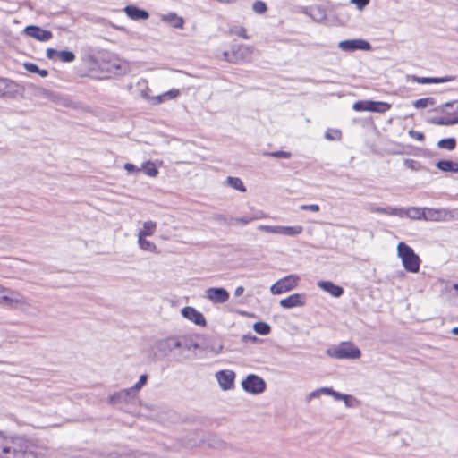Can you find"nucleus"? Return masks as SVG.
<instances>
[{
  "instance_id": "obj_1",
  "label": "nucleus",
  "mask_w": 458,
  "mask_h": 458,
  "mask_svg": "<svg viewBox=\"0 0 458 458\" xmlns=\"http://www.w3.org/2000/svg\"><path fill=\"white\" fill-rule=\"evenodd\" d=\"M0 305L10 310H19L29 316H36L38 313V309L30 299L11 288L6 289V293L3 295Z\"/></svg>"
},
{
  "instance_id": "obj_2",
  "label": "nucleus",
  "mask_w": 458,
  "mask_h": 458,
  "mask_svg": "<svg viewBox=\"0 0 458 458\" xmlns=\"http://www.w3.org/2000/svg\"><path fill=\"white\" fill-rule=\"evenodd\" d=\"M8 458H37L38 445L24 437H10Z\"/></svg>"
},
{
  "instance_id": "obj_3",
  "label": "nucleus",
  "mask_w": 458,
  "mask_h": 458,
  "mask_svg": "<svg viewBox=\"0 0 458 458\" xmlns=\"http://www.w3.org/2000/svg\"><path fill=\"white\" fill-rule=\"evenodd\" d=\"M175 349L190 351L191 344L188 343L185 337H168L157 342L155 344V353L159 357H166Z\"/></svg>"
},
{
  "instance_id": "obj_4",
  "label": "nucleus",
  "mask_w": 458,
  "mask_h": 458,
  "mask_svg": "<svg viewBox=\"0 0 458 458\" xmlns=\"http://www.w3.org/2000/svg\"><path fill=\"white\" fill-rule=\"evenodd\" d=\"M397 256L401 259L404 269L411 273H417L420 267V259L413 249L405 242H401L397 245Z\"/></svg>"
},
{
  "instance_id": "obj_5",
  "label": "nucleus",
  "mask_w": 458,
  "mask_h": 458,
  "mask_svg": "<svg viewBox=\"0 0 458 458\" xmlns=\"http://www.w3.org/2000/svg\"><path fill=\"white\" fill-rule=\"evenodd\" d=\"M423 220L427 222H451L458 220V208H424Z\"/></svg>"
},
{
  "instance_id": "obj_6",
  "label": "nucleus",
  "mask_w": 458,
  "mask_h": 458,
  "mask_svg": "<svg viewBox=\"0 0 458 458\" xmlns=\"http://www.w3.org/2000/svg\"><path fill=\"white\" fill-rule=\"evenodd\" d=\"M326 353L329 357L338 360H355L361 355L360 350L350 342H343L334 348H329L326 351Z\"/></svg>"
},
{
  "instance_id": "obj_7",
  "label": "nucleus",
  "mask_w": 458,
  "mask_h": 458,
  "mask_svg": "<svg viewBox=\"0 0 458 458\" xmlns=\"http://www.w3.org/2000/svg\"><path fill=\"white\" fill-rule=\"evenodd\" d=\"M253 49L250 46H233L231 52L225 51L223 59L231 63L244 62L250 59Z\"/></svg>"
},
{
  "instance_id": "obj_8",
  "label": "nucleus",
  "mask_w": 458,
  "mask_h": 458,
  "mask_svg": "<svg viewBox=\"0 0 458 458\" xmlns=\"http://www.w3.org/2000/svg\"><path fill=\"white\" fill-rule=\"evenodd\" d=\"M300 277L297 275L286 276L278 281H276L271 287L270 292L274 295L282 294L286 292H290L296 288Z\"/></svg>"
},
{
  "instance_id": "obj_9",
  "label": "nucleus",
  "mask_w": 458,
  "mask_h": 458,
  "mask_svg": "<svg viewBox=\"0 0 458 458\" xmlns=\"http://www.w3.org/2000/svg\"><path fill=\"white\" fill-rule=\"evenodd\" d=\"M258 230L269 233L282 234L286 236L294 237L303 232L301 225L284 226V225H260Z\"/></svg>"
},
{
  "instance_id": "obj_10",
  "label": "nucleus",
  "mask_w": 458,
  "mask_h": 458,
  "mask_svg": "<svg viewBox=\"0 0 458 458\" xmlns=\"http://www.w3.org/2000/svg\"><path fill=\"white\" fill-rule=\"evenodd\" d=\"M242 386L247 393L259 394L266 390V382L260 377L250 374L242 380Z\"/></svg>"
},
{
  "instance_id": "obj_11",
  "label": "nucleus",
  "mask_w": 458,
  "mask_h": 458,
  "mask_svg": "<svg viewBox=\"0 0 458 458\" xmlns=\"http://www.w3.org/2000/svg\"><path fill=\"white\" fill-rule=\"evenodd\" d=\"M338 47L344 52H352L355 50L369 51L371 49V45L364 39L358 38L340 41Z\"/></svg>"
},
{
  "instance_id": "obj_12",
  "label": "nucleus",
  "mask_w": 458,
  "mask_h": 458,
  "mask_svg": "<svg viewBox=\"0 0 458 458\" xmlns=\"http://www.w3.org/2000/svg\"><path fill=\"white\" fill-rule=\"evenodd\" d=\"M229 293L222 287H210L205 291V298L215 304H222L229 300Z\"/></svg>"
},
{
  "instance_id": "obj_13",
  "label": "nucleus",
  "mask_w": 458,
  "mask_h": 458,
  "mask_svg": "<svg viewBox=\"0 0 458 458\" xmlns=\"http://www.w3.org/2000/svg\"><path fill=\"white\" fill-rule=\"evenodd\" d=\"M134 391L130 388L123 389L108 397L110 404L131 403L136 399Z\"/></svg>"
},
{
  "instance_id": "obj_14",
  "label": "nucleus",
  "mask_w": 458,
  "mask_h": 458,
  "mask_svg": "<svg viewBox=\"0 0 458 458\" xmlns=\"http://www.w3.org/2000/svg\"><path fill=\"white\" fill-rule=\"evenodd\" d=\"M24 34L38 41L46 42L52 38L53 34L50 30H46L36 25H29L23 30Z\"/></svg>"
},
{
  "instance_id": "obj_15",
  "label": "nucleus",
  "mask_w": 458,
  "mask_h": 458,
  "mask_svg": "<svg viewBox=\"0 0 458 458\" xmlns=\"http://www.w3.org/2000/svg\"><path fill=\"white\" fill-rule=\"evenodd\" d=\"M216 377L223 390H230L233 387L235 373L232 370H220L216 372Z\"/></svg>"
},
{
  "instance_id": "obj_16",
  "label": "nucleus",
  "mask_w": 458,
  "mask_h": 458,
  "mask_svg": "<svg viewBox=\"0 0 458 458\" xmlns=\"http://www.w3.org/2000/svg\"><path fill=\"white\" fill-rule=\"evenodd\" d=\"M280 306L284 309H293L302 307L306 303V296L303 293H293L284 299L280 300Z\"/></svg>"
},
{
  "instance_id": "obj_17",
  "label": "nucleus",
  "mask_w": 458,
  "mask_h": 458,
  "mask_svg": "<svg viewBox=\"0 0 458 458\" xmlns=\"http://www.w3.org/2000/svg\"><path fill=\"white\" fill-rule=\"evenodd\" d=\"M181 312H182V315L183 316V318L192 321L196 325H198V326H205L206 325V319H205L203 314L200 313L199 311H198L193 307H190V306L184 307Z\"/></svg>"
},
{
  "instance_id": "obj_18",
  "label": "nucleus",
  "mask_w": 458,
  "mask_h": 458,
  "mask_svg": "<svg viewBox=\"0 0 458 458\" xmlns=\"http://www.w3.org/2000/svg\"><path fill=\"white\" fill-rule=\"evenodd\" d=\"M317 284L320 289L328 293L333 297L338 298V297L342 296L344 293V289L341 286L336 285L330 281L321 280V281H318Z\"/></svg>"
},
{
  "instance_id": "obj_19",
  "label": "nucleus",
  "mask_w": 458,
  "mask_h": 458,
  "mask_svg": "<svg viewBox=\"0 0 458 458\" xmlns=\"http://www.w3.org/2000/svg\"><path fill=\"white\" fill-rule=\"evenodd\" d=\"M332 397H334V399H335L337 401H340V400L344 401V405L347 408H356V407H359L360 404V402L356 397H354L351 394H341L339 392L335 391L334 389H333Z\"/></svg>"
},
{
  "instance_id": "obj_20",
  "label": "nucleus",
  "mask_w": 458,
  "mask_h": 458,
  "mask_svg": "<svg viewBox=\"0 0 458 458\" xmlns=\"http://www.w3.org/2000/svg\"><path fill=\"white\" fill-rule=\"evenodd\" d=\"M124 11L126 14L132 20H146L148 18V12L139 9L133 5L125 7Z\"/></svg>"
},
{
  "instance_id": "obj_21",
  "label": "nucleus",
  "mask_w": 458,
  "mask_h": 458,
  "mask_svg": "<svg viewBox=\"0 0 458 458\" xmlns=\"http://www.w3.org/2000/svg\"><path fill=\"white\" fill-rule=\"evenodd\" d=\"M408 81L418 82L420 84H428V83H441L449 81L451 79L448 77L444 78H430V77H418L415 75H411L407 77Z\"/></svg>"
},
{
  "instance_id": "obj_22",
  "label": "nucleus",
  "mask_w": 458,
  "mask_h": 458,
  "mask_svg": "<svg viewBox=\"0 0 458 458\" xmlns=\"http://www.w3.org/2000/svg\"><path fill=\"white\" fill-rule=\"evenodd\" d=\"M15 84L7 79L0 78V97H10L14 92Z\"/></svg>"
},
{
  "instance_id": "obj_23",
  "label": "nucleus",
  "mask_w": 458,
  "mask_h": 458,
  "mask_svg": "<svg viewBox=\"0 0 458 458\" xmlns=\"http://www.w3.org/2000/svg\"><path fill=\"white\" fill-rule=\"evenodd\" d=\"M157 230V223L154 221H146L143 223L142 228L138 232L137 236L147 237L151 236Z\"/></svg>"
},
{
  "instance_id": "obj_24",
  "label": "nucleus",
  "mask_w": 458,
  "mask_h": 458,
  "mask_svg": "<svg viewBox=\"0 0 458 458\" xmlns=\"http://www.w3.org/2000/svg\"><path fill=\"white\" fill-rule=\"evenodd\" d=\"M137 238L138 245L142 250L158 253L157 247L153 242L146 240V237L137 236Z\"/></svg>"
},
{
  "instance_id": "obj_25",
  "label": "nucleus",
  "mask_w": 458,
  "mask_h": 458,
  "mask_svg": "<svg viewBox=\"0 0 458 458\" xmlns=\"http://www.w3.org/2000/svg\"><path fill=\"white\" fill-rule=\"evenodd\" d=\"M436 166L443 172L458 173V163L450 160H440Z\"/></svg>"
},
{
  "instance_id": "obj_26",
  "label": "nucleus",
  "mask_w": 458,
  "mask_h": 458,
  "mask_svg": "<svg viewBox=\"0 0 458 458\" xmlns=\"http://www.w3.org/2000/svg\"><path fill=\"white\" fill-rule=\"evenodd\" d=\"M106 71L110 74H121L126 72V66L119 60H114L107 68Z\"/></svg>"
},
{
  "instance_id": "obj_27",
  "label": "nucleus",
  "mask_w": 458,
  "mask_h": 458,
  "mask_svg": "<svg viewBox=\"0 0 458 458\" xmlns=\"http://www.w3.org/2000/svg\"><path fill=\"white\" fill-rule=\"evenodd\" d=\"M226 184L241 192L246 191V187L239 177H227Z\"/></svg>"
},
{
  "instance_id": "obj_28",
  "label": "nucleus",
  "mask_w": 458,
  "mask_h": 458,
  "mask_svg": "<svg viewBox=\"0 0 458 458\" xmlns=\"http://www.w3.org/2000/svg\"><path fill=\"white\" fill-rule=\"evenodd\" d=\"M424 208L410 207L408 208L407 218L411 220H423Z\"/></svg>"
},
{
  "instance_id": "obj_29",
  "label": "nucleus",
  "mask_w": 458,
  "mask_h": 458,
  "mask_svg": "<svg viewBox=\"0 0 458 458\" xmlns=\"http://www.w3.org/2000/svg\"><path fill=\"white\" fill-rule=\"evenodd\" d=\"M180 95L179 89H171L168 90L157 97L153 98L152 99H155V103H161L165 101V99H174L177 98Z\"/></svg>"
},
{
  "instance_id": "obj_30",
  "label": "nucleus",
  "mask_w": 458,
  "mask_h": 458,
  "mask_svg": "<svg viewBox=\"0 0 458 458\" xmlns=\"http://www.w3.org/2000/svg\"><path fill=\"white\" fill-rule=\"evenodd\" d=\"M9 441L10 437H5L0 433V457L8 458L7 453H9Z\"/></svg>"
},
{
  "instance_id": "obj_31",
  "label": "nucleus",
  "mask_w": 458,
  "mask_h": 458,
  "mask_svg": "<svg viewBox=\"0 0 458 458\" xmlns=\"http://www.w3.org/2000/svg\"><path fill=\"white\" fill-rule=\"evenodd\" d=\"M24 68L26 71H28L30 72H33V73H38L43 78H45L48 75L47 70L39 69V67L37 64H32V63H25Z\"/></svg>"
},
{
  "instance_id": "obj_32",
  "label": "nucleus",
  "mask_w": 458,
  "mask_h": 458,
  "mask_svg": "<svg viewBox=\"0 0 458 458\" xmlns=\"http://www.w3.org/2000/svg\"><path fill=\"white\" fill-rule=\"evenodd\" d=\"M372 105L373 101H357L353 104L352 108L355 111L360 112V111H370L372 112Z\"/></svg>"
},
{
  "instance_id": "obj_33",
  "label": "nucleus",
  "mask_w": 458,
  "mask_h": 458,
  "mask_svg": "<svg viewBox=\"0 0 458 458\" xmlns=\"http://www.w3.org/2000/svg\"><path fill=\"white\" fill-rule=\"evenodd\" d=\"M253 329L255 330L256 333L262 335H266L269 334L271 331L270 326L268 324H267L266 322H262V321L254 323Z\"/></svg>"
},
{
  "instance_id": "obj_34",
  "label": "nucleus",
  "mask_w": 458,
  "mask_h": 458,
  "mask_svg": "<svg viewBox=\"0 0 458 458\" xmlns=\"http://www.w3.org/2000/svg\"><path fill=\"white\" fill-rule=\"evenodd\" d=\"M435 103H436V100L433 98H424L417 99L413 103V106L417 109H420V108H426L428 106H431L435 105Z\"/></svg>"
},
{
  "instance_id": "obj_35",
  "label": "nucleus",
  "mask_w": 458,
  "mask_h": 458,
  "mask_svg": "<svg viewBox=\"0 0 458 458\" xmlns=\"http://www.w3.org/2000/svg\"><path fill=\"white\" fill-rule=\"evenodd\" d=\"M437 147L439 148L453 150L456 147V140L454 138L442 139L437 142Z\"/></svg>"
},
{
  "instance_id": "obj_36",
  "label": "nucleus",
  "mask_w": 458,
  "mask_h": 458,
  "mask_svg": "<svg viewBox=\"0 0 458 458\" xmlns=\"http://www.w3.org/2000/svg\"><path fill=\"white\" fill-rule=\"evenodd\" d=\"M322 394L332 396V394H333V388H331V387H321V388H319V389H317V390H315V391H312L311 393H310V394H309V395H308V400H311V399H313V398H318V397H319Z\"/></svg>"
},
{
  "instance_id": "obj_37",
  "label": "nucleus",
  "mask_w": 458,
  "mask_h": 458,
  "mask_svg": "<svg viewBox=\"0 0 458 458\" xmlns=\"http://www.w3.org/2000/svg\"><path fill=\"white\" fill-rule=\"evenodd\" d=\"M142 170L144 171V173L150 176V177H156L158 174V170L157 169L155 164H153L152 162H146L143 165H142Z\"/></svg>"
},
{
  "instance_id": "obj_38",
  "label": "nucleus",
  "mask_w": 458,
  "mask_h": 458,
  "mask_svg": "<svg viewBox=\"0 0 458 458\" xmlns=\"http://www.w3.org/2000/svg\"><path fill=\"white\" fill-rule=\"evenodd\" d=\"M57 57L64 63H72L75 60V55L72 51L68 50L59 51Z\"/></svg>"
},
{
  "instance_id": "obj_39",
  "label": "nucleus",
  "mask_w": 458,
  "mask_h": 458,
  "mask_svg": "<svg viewBox=\"0 0 458 458\" xmlns=\"http://www.w3.org/2000/svg\"><path fill=\"white\" fill-rule=\"evenodd\" d=\"M230 34L236 35L244 39H249L250 37L247 34L246 29L242 26H233L229 30Z\"/></svg>"
},
{
  "instance_id": "obj_40",
  "label": "nucleus",
  "mask_w": 458,
  "mask_h": 458,
  "mask_svg": "<svg viewBox=\"0 0 458 458\" xmlns=\"http://www.w3.org/2000/svg\"><path fill=\"white\" fill-rule=\"evenodd\" d=\"M372 107V112L385 113L390 109L391 106L386 102L373 101Z\"/></svg>"
},
{
  "instance_id": "obj_41",
  "label": "nucleus",
  "mask_w": 458,
  "mask_h": 458,
  "mask_svg": "<svg viewBox=\"0 0 458 458\" xmlns=\"http://www.w3.org/2000/svg\"><path fill=\"white\" fill-rule=\"evenodd\" d=\"M214 220L219 224H223V225L230 226V225H233V217H227L225 215L216 214L214 216Z\"/></svg>"
},
{
  "instance_id": "obj_42",
  "label": "nucleus",
  "mask_w": 458,
  "mask_h": 458,
  "mask_svg": "<svg viewBox=\"0 0 458 458\" xmlns=\"http://www.w3.org/2000/svg\"><path fill=\"white\" fill-rule=\"evenodd\" d=\"M147 380H148V376L141 375L140 377L139 381L133 386L131 387V389H132L134 391L135 395H137L138 392L146 385Z\"/></svg>"
},
{
  "instance_id": "obj_43",
  "label": "nucleus",
  "mask_w": 458,
  "mask_h": 458,
  "mask_svg": "<svg viewBox=\"0 0 458 458\" xmlns=\"http://www.w3.org/2000/svg\"><path fill=\"white\" fill-rule=\"evenodd\" d=\"M261 217H264L263 214L261 216H256V217H249V216L233 217V225L241 224V225H244L249 224L250 222H251L254 219H258V218H261Z\"/></svg>"
},
{
  "instance_id": "obj_44",
  "label": "nucleus",
  "mask_w": 458,
  "mask_h": 458,
  "mask_svg": "<svg viewBox=\"0 0 458 458\" xmlns=\"http://www.w3.org/2000/svg\"><path fill=\"white\" fill-rule=\"evenodd\" d=\"M431 123L438 125H454V120L447 117L433 118Z\"/></svg>"
},
{
  "instance_id": "obj_45",
  "label": "nucleus",
  "mask_w": 458,
  "mask_h": 458,
  "mask_svg": "<svg viewBox=\"0 0 458 458\" xmlns=\"http://www.w3.org/2000/svg\"><path fill=\"white\" fill-rule=\"evenodd\" d=\"M325 137L330 140H338L341 139V131L339 130H327Z\"/></svg>"
},
{
  "instance_id": "obj_46",
  "label": "nucleus",
  "mask_w": 458,
  "mask_h": 458,
  "mask_svg": "<svg viewBox=\"0 0 458 458\" xmlns=\"http://www.w3.org/2000/svg\"><path fill=\"white\" fill-rule=\"evenodd\" d=\"M369 210L372 213H381V214H386L387 216H393V214L391 212H392V210H394V208L393 207H387V208L371 207Z\"/></svg>"
},
{
  "instance_id": "obj_47",
  "label": "nucleus",
  "mask_w": 458,
  "mask_h": 458,
  "mask_svg": "<svg viewBox=\"0 0 458 458\" xmlns=\"http://www.w3.org/2000/svg\"><path fill=\"white\" fill-rule=\"evenodd\" d=\"M252 8L255 13H259V14L267 12V5L262 1L254 2Z\"/></svg>"
},
{
  "instance_id": "obj_48",
  "label": "nucleus",
  "mask_w": 458,
  "mask_h": 458,
  "mask_svg": "<svg viewBox=\"0 0 458 458\" xmlns=\"http://www.w3.org/2000/svg\"><path fill=\"white\" fill-rule=\"evenodd\" d=\"M391 213L393 216H396L401 218L407 217L408 208H394V210H392Z\"/></svg>"
},
{
  "instance_id": "obj_49",
  "label": "nucleus",
  "mask_w": 458,
  "mask_h": 458,
  "mask_svg": "<svg viewBox=\"0 0 458 458\" xmlns=\"http://www.w3.org/2000/svg\"><path fill=\"white\" fill-rule=\"evenodd\" d=\"M267 155L277 158H289L291 157V154L286 151L270 152Z\"/></svg>"
},
{
  "instance_id": "obj_50",
  "label": "nucleus",
  "mask_w": 458,
  "mask_h": 458,
  "mask_svg": "<svg viewBox=\"0 0 458 458\" xmlns=\"http://www.w3.org/2000/svg\"><path fill=\"white\" fill-rule=\"evenodd\" d=\"M301 210H310L312 212H318L320 208L317 204H310V205H301Z\"/></svg>"
},
{
  "instance_id": "obj_51",
  "label": "nucleus",
  "mask_w": 458,
  "mask_h": 458,
  "mask_svg": "<svg viewBox=\"0 0 458 458\" xmlns=\"http://www.w3.org/2000/svg\"><path fill=\"white\" fill-rule=\"evenodd\" d=\"M351 3L355 4L359 10H362L369 4V0H351Z\"/></svg>"
},
{
  "instance_id": "obj_52",
  "label": "nucleus",
  "mask_w": 458,
  "mask_h": 458,
  "mask_svg": "<svg viewBox=\"0 0 458 458\" xmlns=\"http://www.w3.org/2000/svg\"><path fill=\"white\" fill-rule=\"evenodd\" d=\"M409 134L411 138L413 139H416L418 140H424V135L422 132H420V131H414V130H411L409 131Z\"/></svg>"
},
{
  "instance_id": "obj_53",
  "label": "nucleus",
  "mask_w": 458,
  "mask_h": 458,
  "mask_svg": "<svg viewBox=\"0 0 458 458\" xmlns=\"http://www.w3.org/2000/svg\"><path fill=\"white\" fill-rule=\"evenodd\" d=\"M58 53H59V51H57L54 48H47V52H46V56L48 59L53 60L55 57L58 56Z\"/></svg>"
},
{
  "instance_id": "obj_54",
  "label": "nucleus",
  "mask_w": 458,
  "mask_h": 458,
  "mask_svg": "<svg viewBox=\"0 0 458 458\" xmlns=\"http://www.w3.org/2000/svg\"><path fill=\"white\" fill-rule=\"evenodd\" d=\"M174 20V27L182 28L183 25V20L181 17H177L175 14L171 15Z\"/></svg>"
},
{
  "instance_id": "obj_55",
  "label": "nucleus",
  "mask_w": 458,
  "mask_h": 458,
  "mask_svg": "<svg viewBox=\"0 0 458 458\" xmlns=\"http://www.w3.org/2000/svg\"><path fill=\"white\" fill-rule=\"evenodd\" d=\"M124 169L131 173V172H140L141 169L140 168H137L133 164H131V163H126L124 165Z\"/></svg>"
},
{
  "instance_id": "obj_56",
  "label": "nucleus",
  "mask_w": 458,
  "mask_h": 458,
  "mask_svg": "<svg viewBox=\"0 0 458 458\" xmlns=\"http://www.w3.org/2000/svg\"><path fill=\"white\" fill-rule=\"evenodd\" d=\"M445 290L450 293H454L458 291V284H451L445 286Z\"/></svg>"
},
{
  "instance_id": "obj_57",
  "label": "nucleus",
  "mask_w": 458,
  "mask_h": 458,
  "mask_svg": "<svg viewBox=\"0 0 458 458\" xmlns=\"http://www.w3.org/2000/svg\"><path fill=\"white\" fill-rule=\"evenodd\" d=\"M244 293V287L243 286H238L235 289L234 295L236 297L241 296Z\"/></svg>"
},
{
  "instance_id": "obj_58",
  "label": "nucleus",
  "mask_w": 458,
  "mask_h": 458,
  "mask_svg": "<svg viewBox=\"0 0 458 458\" xmlns=\"http://www.w3.org/2000/svg\"><path fill=\"white\" fill-rule=\"evenodd\" d=\"M413 163H414V161H413V160H411V159H406V160H405V164H406V165H407V166H408V167H410V168H413V166H412V165H411V164H413Z\"/></svg>"
},
{
  "instance_id": "obj_59",
  "label": "nucleus",
  "mask_w": 458,
  "mask_h": 458,
  "mask_svg": "<svg viewBox=\"0 0 458 458\" xmlns=\"http://www.w3.org/2000/svg\"><path fill=\"white\" fill-rule=\"evenodd\" d=\"M451 333L455 335H458V327H453L451 329Z\"/></svg>"
},
{
  "instance_id": "obj_60",
  "label": "nucleus",
  "mask_w": 458,
  "mask_h": 458,
  "mask_svg": "<svg viewBox=\"0 0 458 458\" xmlns=\"http://www.w3.org/2000/svg\"><path fill=\"white\" fill-rule=\"evenodd\" d=\"M454 103H456V101H454V102H446L444 106H445V107H450V106H453V105H454Z\"/></svg>"
},
{
  "instance_id": "obj_61",
  "label": "nucleus",
  "mask_w": 458,
  "mask_h": 458,
  "mask_svg": "<svg viewBox=\"0 0 458 458\" xmlns=\"http://www.w3.org/2000/svg\"><path fill=\"white\" fill-rule=\"evenodd\" d=\"M452 119L454 120V124L458 123V116Z\"/></svg>"
},
{
  "instance_id": "obj_62",
  "label": "nucleus",
  "mask_w": 458,
  "mask_h": 458,
  "mask_svg": "<svg viewBox=\"0 0 458 458\" xmlns=\"http://www.w3.org/2000/svg\"><path fill=\"white\" fill-rule=\"evenodd\" d=\"M456 104H457V106H456V108H457V110H458V101H456Z\"/></svg>"
},
{
  "instance_id": "obj_63",
  "label": "nucleus",
  "mask_w": 458,
  "mask_h": 458,
  "mask_svg": "<svg viewBox=\"0 0 458 458\" xmlns=\"http://www.w3.org/2000/svg\"><path fill=\"white\" fill-rule=\"evenodd\" d=\"M457 32H458V28H457Z\"/></svg>"
}]
</instances>
